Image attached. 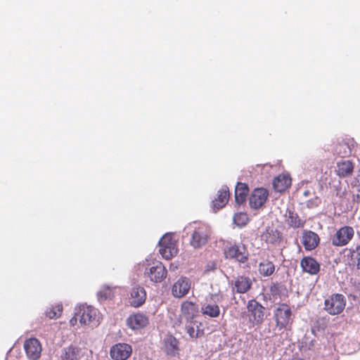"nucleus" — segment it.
Instances as JSON below:
<instances>
[{"label": "nucleus", "mask_w": 360, "mask_h": 360, "mask_svg": "<svg viewBox=\"0 0 360 360\" xmlns=\"http://www.w3.org/2000/svg\"><path fill=\"white\" fill-rule=\"evenodd\" d=\"M146 300V292L142 287H134L131 289L129 297L130 305L134 307H139L143 305Z\"/></svg>", "instance_id": "20"}, {"label": "nucleus", "mask_w": 360, "mask_h": 360, "mask_svg": "<svg viewBox=\"0 0 360 360\" xmlns=\"http://www.w3.org/2000/svg\"><path fill=\"white\" fill-rule=\"evenodd\" d=\"M246 314L252 326L260 325L264 320L265 308L257 300H250L247 304Z\"/></svg>", "instance_id": "2"}, {"label": "nucleus", "mask_w": 360, "mask_h": 360, "mask_svg": "<svg viewBox=\"0 0 360 360\" xmlns=\"http://www.w3.org/2000/svg\"><path fill=\"white\" fill-rule=\"evenodd\" d=\"M190 324L186 327V333L191 338H198L204 335L203 329H200L197 322L189 321Z\"/></svg>", "instance_id": "31"}, {"label": "nucleus", "mask_w": 360, "mask_h": 360, "mask_svg": "<svg viewBox=\"0 0 360 360\" xmlns=\"http://www.w3.org/2000/svg\"><path fill=\"white\" fill-rule=\"evenodd\" d=\"M178 340L173 336L169 337L165 340V349L168 355L175 356L179 351Z\"/></svg>", "instance_id": "32"}, {"label": "nucleus", "mask_w": 360, "mask_h": 360, "mask_svg": "<svg viewBox=\"0 0 360 360\" xmlns=\"http://www.w3.org/2000/svg\"><path fill=\"white\" fill-rule=\"evenodd\" d=\"M354 163L350 160H343L337 162L335 174L340 178H346L353 174Z\"/></svg>", "instance_id": "19"}, {"label": "nucleus", "mask_w": 360, "mask_h": 360, "mask_svg": "<svg viewBox=\"0 0 360 360\" xmlns=\"http://www.w3.org/2000/svg\"><path fill=\"white\" fill-rule=\"evenodd\" d=\"M252 285L251 280L244 276H238L235 281L234 288L238 293H245L248 292Z\"/></svg>", "instance_id": "28"}, {"label": "nucleus", "mask_w": 360, "mask_h": 360, "mask_svg": "<svg viewBox=\"0 0 360 360\" xmlns=\"http://www.w3.org/2000/svg\"><path fill=\"white\" fill-rule=\"evenodd\" d=\"M275 271V265L269 260H265L259 263V272L263 276H270Z\"/></svg>", "instance_id": "30"}, {"label": "nucleus", "mask_w": 360, "mask_h": 360, "mask_svg": "<svg viewBox=\"0 0 360 360\" xmlns=\"http://www.w3.org/2000/svg\"><path fill=\"white\" fill-rule=\"evenodd\" d=\"M115 295V289L109 286L103 287L98 293V299L101 301L112 299Z\"/></svg>", "instance_id": "34"}, {"label": "nucleus", "mask_w": 360, "mask_h": 360, "mask_svg": "<svg viewBox=\"0 0 360 360\" xmlns=\"http://www.w3.org/2000/svg\"><path fill=\"white\" fill-rule=\"evenodd\" d=\"M269 192L263 188H255L249 198V204L252 208L258 209L266 201Z\"/></svg>", "instance_id": "12"}, {"label": "nucleus", "mask_w": 360, "mask_h": 360, "mask_svg": "<svg viewBox=\"0 0 360 360\" xmlns=\"http://www.w3.org/2000/svg\"><path fill=\"white\" fill-rule=\"evenodd\" d=\"M171 268H172V269H173V270H175V269H177V266H175V268H174V266H172V265H171V266H170V269H171Z\"/></svg>", "instance_id": "39"}, {"label": "nucleus", "mask_w": 360, "mask_h": 360, "mask_svg": "<svg viewBox=\"0 0 360 360\" xmlns=\"http://www.w3.org/2000/svg\"><path fill=\"white\" fill-rule=\"evenodd\" d=\"M249 192L248 186L244 183H238L235 189V200L237 204L241 205L245 202Z\"/></svg>", "instance_id": "27"}, {"label": "nucleus", "mask_w": 360, "mask_h": 360, "mask_svg": "<svg viewBox=\"0 0 360 360\" xmlns=\"http://www.w3.org/2000/svg\"><path fill=\"white\" fill-rule=\"evenodd\" d=\"M320 241L317 233L311 231H304L302 236V244L307 250L315 249Z\"/></svg>", "instance_id": "22"}, {"label": "nucleus", "mask_w": 360, "mask_h": 360, "mask_svg": "<svg viewBox=\"0 0 360 360\" xmlns=\"http://www.w3.org/2000/svg\"><path fill=\"white\" fill-rule=\"evenodd\" d=\"M149 324V318L144 314L135 313L127 319V325L132 330H140Z\"/></svg>", "instance_id": "13"}, {"label": "nucleus", "mask_w": 360, "mask_h": 360, "mask_svg": "<svg viewBox=\"0 0 360 360\" xmlns=\"http://www.w3.org/2000/svg\"><path fill=\"white\" fill-rule=\"evenodd\" d=\"M230 193L227 186L222 187L217 193V197L213 200V208L216 210L224 207L229 199Z\"/></svg>", "instance_id": "24"}, {"label": "nucleus", "mask_w": 360, "mask_h": 360, "mask_svg": "<svg viewBox=\"0 0 360 360\" xmlns=\"http://www.w3.org/2000/svg\"><path fill=\"white\" fill-rule=\"evenodd\" d=\"M191 288L188 278L181 277L174 283L172 288V294L174 297L181 298L188 294Z\"/></svg>", "instance_id": "17"}, {"label": "nucleus", "mask_w": 360, "mask_h": 360, "mask_svg": "<svg viewBox=\"0 0 360 360\" xmlns=\"http://www.w3.org/2000/svg\"><path fill=\"white\" fill-rule=\"evenodd\" d=\"M159 252L162 257L166 259H172L178 253L177 243L174 240L171 234L167 233L164 235L159 242Z\"/></svg>", "instance_id": "5"}, {"label": "nucleus", "mask_w": 360, "mask_h": 360, "mask_svg": "<svg viewBox=\"0 0 360 360\" xmlns=\"http://www.w3.org/2000/svg\"><path fill=\"white\" fill-rule=\"evenodd\" d=\"M132 353V347L127 343H117L112 346L110 355L114 360H126Z\"/></svg>", "instance_id": "10"}, {"label": "nucleus", "mask_w": 360, "mask_h": 360, "mask_svg": "<svg viewBox=\"0 0 360 360\" xmlns=\"http://www.w3.org/2000/svg\"><path fill=\"white\" fill-rule=\"evenodd\" d=\"M224 254L226 259H235L240 263H245L248 259L245 247L240 248L237 245L225 248Z\"/></svg>", "instance_id": "9"}, {"label": "nucleus", "mask_w": 360, "mask_h": 360, "mask_svg": "<svg viewBox=\"0 0 360 360\" xmlns=\"http://www.w3.org/2000/svg\"><path fill=\"white\" fill-rule=\"evenodd\" d=\"M292 360H304V359H300V358H293V359H292Z\"/></svg>", "instance_id": "37"}, {"label": "nucleus", "mask_w": 360, "mask_h": 360, "mask_svg": "<svg viewBox=\"0 0 360 360\" xmlns=\"http://www.w3.org/2000/svg\"><path fill=\"white\" fill-rule=\"evenodd\" d=\"M286 222L289 226L294 229L302 228L304 226L305 221L300 218L294 211L288 210L285 214Z\"/></svg>", "instance_id": "26"}, {"label": "nucleus", "mask_w": 360, "mask_h": 360, "mask_svg": "<svg viewBox=\"0 0 360 360\" xmlns=\"http://www.w3.org/2000/svg\"><path fill=\"white\" fill-rule=\"evenodd\" d=\"M167 274L166 268L160 262H157L154 266H151L148 271H146V274L155 283H160L162 281L166 278Z\"/></svg>", "instance_id": "16"}, {"label": "nucleus", "mask_w": 360, "mask_h": 360, "mask_svg": "<svg viewBox=\"0 0 360 360\" xmlns=\"http://www.w3.org/2000/svg\"><path fill=\"white\" fill-rule=\"evenodd\" d=\"M276 328L279 330L287 328L292 322L290 307L285 303L278 304L274 312Z\"/></svg>", "instance_id": "3"}, {"label": "nucleus", "mask_w": 360, "mask_h": 360, "mask_svg": "<svg viewBox=\"0 0 360 360\" xmlns=\"http://www.w3.org/2000/svg\"><path fill=\"white\" fill-rule=\"evenodd\" d=\"M291 185V178L288 174H279L273 181V186L276 191L283 192Z\"/></svg>", "instance_id": "25"}, {"label": "nucleus", "mask_w": 360, "mask_h": 360, "mask_svg": "<svg viewBox=\"0 0 360 360\" xmlns=\"http://www.w3.org/2000/svg\"><path fill=\"white\" fill-rule=\"evenodd\" d=\"M188 228L191 230L190 245L195 249L205 245L209 238L207 227L205 224L193 222Z\"/></svg>", "instance_id": "1"}, {"label": "nucleus", "mask_w": 360, "mask_h": 360, "mask_svg": "<svg viewBox=\"0 0 360 360\" xmlns=\"http://www.w3.org/2000/svg\"><path fill=\"white\" fill-rule=\"evenodd\" d=\"M82 356V349L76 346L70 345L62 349L60 360H80Z\"/></svg>", "instance_id": "23"}, {"label": "nucleus", "mask_w": 360, "mask_h": 360, "mask_svg": "<svg viewBox=\"0 0 360 360\" xmlns=\"http://www.w3.org/2000/svg\"><path fill=\"white\" fill-rule=\"evenodd\" d=\"M347 264L352 269H360V245L346 248Z\"/></svg>", "instance_id": "18"}, {"label": "nucleus", "mask_w": 360, "mask_h": 360, "mask_svg": "<svg viewBox=\"0 0 360 360\" xmlns=\"http://www.w3.org/2000/svg\"><path fill=\"white\" fill-rule=\"evenodd\" d=\"M171 268H172V269H173V270H175V269H177V266H175V268H174V266H172V265H171V266H170V269H171Z\"/></svg>", "instance_id": "40"}, {"label": "nucleus", "mask_w": 360, "mask_h": 360, "mask_svg": "<svg viewBox=\"0 0 360 360\" xmlns=\"http://www.w3.org/2000/svg\"><path fill=\"white\" fill-rule=\"evenodd\" d=\"M248 221L249 219L245 213L239 212L233 216L234 223L240 227L245 226L248 224Z\"/></svg>", "instance_id": "35"}, {"label": "nucleus", "mask_w": 360, "mask_h": 360, "mask_svg": "<svg viewBox=\"0 0 360 360\" xmlns=\"http://www.w3.org/2000/svg\"><path fill=\"white\" fill-rule=\"evenodd\" d=\"M63 309L62 304L51 305L46 310V316L50 319H58L61 316Z\"/></svg>", "instance_id": "33"}, {"label": "nucleus", "mask_w": 360, "mask_h": 360, "mask_svg": "<svg viewBox=\"0 0 360 360\" xmlns=\"http://www.w3.org/2000/svg\"><path fill=\"white\" fill-rule=\"evenodd\" d=\"M24 348L27 356L32 360H37L41 353V346L37 338H30L25 340Z\"/></svg>", "instance_id": "14"}, {"label": "nucleus", "mask_w": 360, "mask_h": 360, "mask_svg": "<svg viewBox=\"0 0 360 360\" xmlns=\"http://www.w3.org/2000/svg\"><path fill=\"white\" fill-rule=\"evenodd\" d=\"M354 230L352 226H344L339 229L332 237V244L336 247L347 245L353 238Z\"/></svg>", "instance_id": "6"}, {"label": "nucleus", "mask_w": 360, "mask_h": 360, "mask_svg": "<svg viewBox=\"0 0 360 360\" xmlns=\"http://www.w3.org/2000/svg\"><path fill=\"white\" fill-rule=\"evenodd\" d=\"M79 319V316L75 314V316L70 320L71 326H74L77 324V320Z\"/></svg>", "instance_id": "36"}, {"label": "nucleus", "mask_w": 360, "mask_h": 360, "mask_svg": "<svg viewBox=\"0 0 360 360\" xmlns=\"http://www.w3.org/2000/svg\"><path fill=\"white\" fill-rule=\"evenodd\" d=\"M76 314L82 325H89L96 319L97 310L91 306L82 305L77 309Z\"/></svg>", "instance_id": "11"}, {"label": "nucleus", "mask_w": 360, "mask_h": 360, "mask_svg": "<svg viewBox=\"0 0 360 360\" xmlns=\"http://www.w3.org/2000/svg\"><path fill=\"white\" fill-rule=\"evenodd\" d=\"M171 268H172V269H173V270H175V269H177V266H175V268H174V266H172V265H171V266H170V269H171Z\"/></svg>", "instance_id": "38"}, {"label": "nucleus", "mask_w": 360, "mask_h": 360, "mask_svg": "<svg viewBox=\"0 0 360 360\" xmlns=\"http://www.w3.org/2000/svg\"><path fill=\"white\" fill-rule=\"evenodd\" d=\"M171 268H172V269H173V270H175V269H177V266H175V268H174V266H172V265H171V266H170V269H171Z\"/></svg>", "instance_id": "41"}, {"label": "nucleus", "mask_w": 360, "mask_h": 360, "mask_svg": "<svg viewBox=\"0 0 360 360\" xmlns=\"http://www.w3.org/2000/svg\"><path fill=\"white\" fill-rule=\"evenodd\" d=\"M302 269L310 275H316L320 271V264L311 257H304L300 262Z\"/></svg>", "instance_id": "21"}, {"label": "nucleus", "mask_w": 360, "mask_h": 360, "mask_svg": "<svg viewBox=\"0 0 360 360\" xmlns=\"http://www.w3.org/2000/svg\"><path fill=\"white\" fill-rule=\"evenodd\" d=\"M201 312L204 316L210 318H217L220 314L219 307L214 303L205 304L201 307Z\"/></svg>", "instance_id": "29"}, {"label": "nucleus", "mask_w": 360, "mask_h": 360, "mask_svg": "<svg viewBox=\"0 0 360 360\" xmlns=\"http://www.w3.org/2000/svg\"><path fill=\"white\" fill-rule=\"evenodd\" d=\"M357 146L353 138H345L335 146V153L340 158H347L352 155Z\"/></svg>", "instance_id": "8"}, {"label": "nucleus", "mask_w": 360, "mask_h": 360, "mask_svg": "<svg viewBox=\"0 0 360 360\" xmlns=\"http://www.w3.org/2000/svg\"><path fill=\"white\" fill-rule=\"evenodd\" d=\"M198 311L199 309L196 303L186 300L181 304L180 317L184 318L187 321H191L198 315Z\"/></svg>", "instance_id": "15"}, {"label": "nucleus", "mask_w": 360, "mask_h": 360, "mask_svg": "<svg viewBox=\"0 0 360 360\" xmlns=\"http://www.w3.org/2000/svg\"><path fill=\"white\" fill-rule=\"evenodd\" d=\"M346 306V300L342 294H333L324 301V309L330 315L341 314Z\"/></svg>", "instance_id": "4"}, {"label": "nucleus", "mask_w": 360, "mask_h": 360, "mask_svg": "<svg viewBox=\"0 0 360 360\" xmlns=\"http://www.w3.org/2000/svg\"><path fill=\"white\" fill-rule=\"evenodd\" d=\"M261 240L274 247L280 246L284 240L283 233L274 227L268 226L261 234Z\"/></svg>", "instance_id": "7"}]
</instances>
